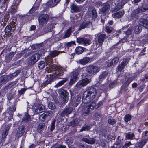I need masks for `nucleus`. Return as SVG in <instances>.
Here are the masks:
<instances>
[{
  "instance_id": "obj_16",
  "label": "nucleus",
  "mask_w": 148,
  "mask_h": 148,
  "mask_svg": "<svg viewBox=\"0 0 148 148\" xmlns=\"http://www.w3.org/2000/svg\"><path fill=\"white\" fill-rule=\"evenodd\" d=\"M102 6V5H101ZM100 11L102 13L106 14L109 11L110 9V5L108 2H106L102 5Z\"/></svg>"
},
{
  "instance_id": "obj_33",
  "label": "nucleus",
  "mask_w": 148,
  "mask_h": 148,
  "mask_svg": "<svg viewBox=\"0 0 148 148\" xmlns=\"http://www.w3.org/2000/svg\"><path fill=\"white\" fill-rule=\"evenodd\" d=\"M148 140V130L145 131L142 134V140L147 143Z\"/></svg>"
},
{
  "instance_id": "obj_3",
  "label": "nucleus",
  "mask_w": 148,
  "mask_h": 148,
  "mask_svg": "<svg viewBox=\"0 0 148 148\" xmlns=\"http://www.w3.org/2000/svg\"><path fill=\"white\" fill-rule=\"evenodd\" d=\"M96 105L95 101H93L90 103L86 104L82 109L83 115L87 116L90 114L92 112Z\"/></svg>"
},
{
  "instance_id": "obj_64",
  "label": "nucleus",
  "mask_w": 148,
  "mask_h": 148,
  "mask_svg": "<svg viewBox=\"0 0 148 148\" xmlns=\"http://www.w3.org/2000/svg\"><path fill=\"white\" fill-rule=\"evenodd\" d=\"M78 147L79 148H86L87 147V145H84L80 143L78 145Z\"/></svg>"
},
{
  "instance_id": "obj_19",
  "label": "nucleus",
  "mask_w": 148,
  "mask_h": 148,
  "mask_svg": "<svg viewBox=\"0 0 148 148\" xmlns=\"http://www.w3.org/2000/svg\"><path fill=\"white\" fill-rule=\"evenodd\" d=\"M61 0H49L46 3V4L49 7H53L60 1Z\"/></svg>"
},
{
  "instance_id": "obj_7",
  "label": "nucleus",
  "mask_w": 148,
  "mask_h": 148,
  "mask_svg": "<svg viewBox=\"0 0 148 148\" xmlns=\"http://www.w3.org/2000/svg\"><path fill=\"white\" fill-rule=\"evenodd\" d=\"M49 18V16L47 14H43L40 15L38 18L40 25L43 27L46 25L48 21Z\"/></svg>"
},
{
  "instance_id": "obj_21",
  "label": "nucleus",
  "mask_w": 148,
  "mask_h": 148,
  "mask_svg": "<svg viewBox=\"0 0 148 148\" xmlns=\"http://www.w3.org/2000/svg\"><path fill=\"white\" fill-rule=\"evenodd\" d=\"M119 61V58L117 57H115L108 64L107 66L108 67L112 66H114Z\"/></svg>"
},
{
  "instance_id": "obj_23",
  "label": "nucleus",
  "mask_w": 148,
  "mask_h": 148,
  "mask_svg": "<svg viewBox=\"0 0 148 148\" xmlns=\"http://www.w3.org/2000/svg\"><path fill=\"white\" fill-rule=\"evenodd\" d=\"M98 36V42L100 45H101L103 42L104 39L106 38V35L104 34H101Z\"/></svg>"
},
{
  "instance_id": "obj_54",
  "label": "nucleus",
  "mask_w": 148,
  "mask_h": 148,
  "mask_svg": "<svg viewBox=\"0 0 148 148\" xmlns=\"http://www.w3.org/2000/svg\"><path fill=\"white\" fill-rule=\"evenodd\" d=\"M134 33L133 27H129L127 31L126 34L127 35H129Z\"/></svg>"
},
{
  "instance_id": "obj_49",
  "label": "nucleus",
  "mask_w": 148,
  "mask_h": 148,
  "mask_svg": "<svg viewBox=\"0 0 148 148\" xmlns=\"http://www.w3.org/2000/svg\"><path fill=\"white\" fill-rule=\"evenodd\" d=\"M52 58H51L50 56L48 57L46 60V64H47L48 65H49L51 66V64L52 63L53 61Z\"/></svg>"
},
{
  "instance_id": "obj_51",
  "label": "nucleus",
  "mask_w": 148,
  "mask_h": 148,
  "mask_svg": "<svg viewBox=\"0 0 148 148\" xmlns=\"http://www.w3.org/2000/svg\"><path fill=\"white\" fill-rule=\"evenodd\" d=\"M128 87L127 86L125 85V86H122L121 87V89L120 91V92H125L126 91V90L128 89Z\"/></svg>"
},
{
  "instance_id": "obj_25",
  "label": "nucleus",
  "mask_w": 148,
  "mask_h": 148,
  "mask_svg": "<svg viewBox=\"0 0 148 148\" xmlns=\"http://www.w3.org/2000/svg\"><path fill=\"white\" fill-rule=\"evenodd\" d=\"M64 53V51H60L57 50H54L51 51L49 54L51 58H54L58 56L60 53Z\"/></svg>"
},
{
  "instance_id": "obj_8",
  "label": "nucleus",
  "mask_w": 148,
  "mask_h": 148,
  "mask_svg": "<svg viewBox=\"0 0 148 148\" xmlns=\"http://www.w3.org/2000/svg\"><path fill=\"white\" fill-rule=\"evenodd\" d=\"M45 107L42 104H36L34 106L33 111L35 114L41 113L45 111Z\"/></svg>"
},
{
  "instance_id": "obj_59",
  "label": "nucleus",
  "mask_w": 148,
  "mask_h": 148,
  "mask_svg": "<svg viewBox=\"0 0 148 148\" xmlns=\"http://www.w3.org/2000/svg\"><path fill=\"white\" fill-rule=\"evenodd\" d=\"M125 66L122 63L119 65L118 66V70L119 71H121L124 68Z\"/></svg>"
},
{
  "instance_id": "obj_47",
  "label": "nucleus",
  "mask_w": 148,
  "mask_h": 148,
  "mask_svg": "<svg viewBox=\"0 0 148 148\" xmlns=\"http://www.w3.org/2000/svg\"><path fill=\"white\" fill-rule=\"evenodd\" d=\"M45 124L42 123H40L38 126L37 127V131L38 132H40L43 129Z\"/></svg>"
},
{
  "instance_id": "obj_9",
  "label": "nucleus",
  "mask_w": 148,
  "mask_h": 148,
  "mask_svg": "<svg viewBox=\"0 0 148 148\" xmlns=\"http://www.w3.org/2000/svg\"><path fill=\"white\" fill-rule=\"evenodd\" d=\"M59 93L61 95L63 98V101L65 103L67 102L69 99V94L68 92L65 90L60 89L59 91Z\"/></svg>"
},
{
  "instance_id": "obj_2",
  "label": "nucleus",
  "mask_w": 148,
  "mask_h": 148,
  "mask_svg": "<svg viewBox=\"0 0 148 148\" xmlns=\"http://www.w3.org/2000/svg\"><path fill=\"white\" fill-rule=\"evenodd\" d=\"M124 5L122 3H118L115 7L111 8L110 12L114 13L112 15V17L115 18H119L121 17L124 14V12L123 10L118 11L122 9Z\"/></svg>"
},
{
  "instance_id": "obj_38",
  "label": "nucleus",
  "mask_w": 148,
  "mask_h": 148,
  "mask_svg": "<svg viewBox=\"0 0 148 148\" xmlns=\"http://www.w3.org/2000/svg\"><path fill=\"white\" fill-rule=\"evenodd\" d=\"M75 51L76 54H80L82 53L84 51V49L82 47L79 46L76 48Z\"/></svg>"
},
{
  "instance_id": "obj_24",
  "label": "nucleus",
  "mask_w": 148,
  "mask_h": 148,
  "mask_svg": "<svg viewBox=\"0 0 148 148\" xmlns=\"http://www.w3.org/2000/svg\"><path fill=\"white\" fill-rule=\"evenodd\" d=\"M15 54V52H11L7 54L5 56V60L7 62H10Z\"/></svg>"
},
{
  "instance_id": "obj_57",
  "label": "nucleus",
  "mask_w": 148,
  "mask_h": 148,
  "mask_svg": "<svg viewBox=\"0 0 148 148\" xmlns=\"http://www.w3.org/2000/svg\"><path fill=\"white\" fill-rule=\"evenodd\" d=\"M31 119L30 116L29 115H26L24 117L23 119V121H25V122H28L31 120Z\"/></svg>"
},
{
  "instance_id": "obj_43",
  "label": "nucleus",
  "mask_w": 148,
  "mask_h": 148,
  "mask_svg": "<svg viewBox=\"0 0 148 148\" xmlns=\"http://www.w3.org/2000/svg\"><path fill=\"white\" fill-rule=\"evenodd\" d=\"M16 108L14 107V106H12L9 108V111L8 112L9 115H11L12 113L14 112Z\"/></svg>"
},
{
  "instance_id": "obj_22",
  "label": "nucleus",
  "mask_w": 148,
  "mask_h": 148,
  "mask_svg": "<svg viewBox=\"0 0 148 148\" xmlns=\"http://www.w3.org/2000/svg\"><path fill=\"white\" fill-rule=\"evenodd\" d=\"M82 140L87 143L91 144H94L96 141L95 139L94 138H90L89 139L86 138H83Z\"/></svg>"
},
{
  "instance_id": "obj_46",
  "label": "nucleus",
  "mask_w": 148,
  "mask_h": 148,
  "mask_svg": "<svg viewBox=\"0 0 148 148\" xmlns=\"http://www.w3.org/2000/svg\"><path fill=\"white\" fill-rule=\"evenodd\" d=\"M108 73L107 71H105L99 75V79L100 80L104 79L108 75Z\"/></svg>"
},
{
  "instance_id": "obj_50",
  "label": "nucleus",
  "mask_w": 148,
  "mask_h": 148,
  "mask_svg": "<svg viewBox=\"0 0 148 148\" xmlns=\"http://www.w3.org/2000/svg\"><path fill=\"white\" fill-rule=\"evenodd\" d=\"M134 135L133 133H126V138L129 139H132L134 137Z\"/></svg>"
},
{
  "instance_id": "obj_36",
  "label": "nucleus",
  "mask_w": 148,
  "mask_h": 148,
  "mask_svg": "<svg viewBox=\"0 0 148 148\" xmlns=\"http://www.w3.org/2000/svg\"><path fill=\"white\" fill-rule=\"evenodd\" d=\"M20 72V71L18 70L16 71L15 72L13 73V74H10L8 75L10 80L12 79L14 77L17 76Z\"/></svg>"
},
{
  "instance_id": "obj_52",
  "label": "nucleus",
  "mask_w": 148,
  "mask_h": 148,
  "mask_svg": "<svg viewBox=\"0 0 148 148\" xmlns=\"http://www.w3.org/2000/svg\"><path fill=\"white\" fill-rule=\"evenodd\" d=\"M81 99V97L80 96H77L75 97L74 102L76 104H79L80 102Z\"/></svg>"
},
{
  "instance_id": "obj_39",
  "label": "nucleus",
  "mask_w": 148,
  "mask_h": 148,
  "mask_svg": "<svg viewBox=\"0 0 148 148\" xmlns=\"http://www.w3.org/2000/svg\"><path fill=\"white\" fill-rule=\"evenodd\" d=\"M45 65V62L43 61H40L38 63V66L39 68L41 69L44 68Z\"/></svg>"
},
{
  "instance_id": "obj_35",
  "label": "nucleus",
  "mask_w": 148,
  "mask_h": 148,
  "mask_svg": "<svg viewBox=\"0 0 148 148\" xmlns=\"http://www.w3.org/2000/svg\"><path fill=\"white\" fill-rule=\"evenodd\" d=\"M70 8L72 10H73L74 12H77L79 11V8L76 5L72 4L70 6Z\"/></svg>"
},
{
  "instance_id": "obj_63",
  "label": "nucleus",
  "mask_w": 148,
  "mask_h": 148,
  "mask_svg": "<svg viewBox=\"0 0 148 148\" xmlns=\"http://www.w3.org/2000/svg\"><path fill=\"white\" fill-rule=\"evenodd\" d=\"M26 89L25 88H22L21 90H19L18 91V92L19 94L20 95H22L23 94H24L25 91L26 90Z\"/></svg>"
},
{
  "instance_id": "obj_62",
  "label": "nucleus",
  "mask_w": 148,
  "mask_h": 148,
  "mask_svg": "<svg viewBox=\"0 0 148 148\" xmlns=\"http://www.w3.org/2000/svg\"><path fill=\"white\" fill-rule=\"evenodd\" d=\"M83 86L81 80L78 82L75 86V87H76L77 88H81Z\"/></svg>"
},
{
  "instance_id": "obj_4",
  "label": "nucleus",
  "mask_w": 148,
  "mask_h": 148,
  "mask_svg": "<svg viewBox=\"0 0 148 148\" xmlns=\"http://www.w3.org/2000/svg\"><path fill=\"white\" fill-rule=\"evenodd\" d=\"M63 75V72L62 71L61 69L58 71H56L55 72V74H50L49 77H48L47 79L45 82L44 84L45 86H46L47 85L50 84L53 81V79L56 78H59L60 76H61Z\"/></svg>"
},
{
  "instance_id": "obj_40",
  "label": "nucleus",
  "mask_w": 148,
  "mask_h": 148,
  "mask_svg": "<svg viewBox=\"0 0 148 148\" xmlns=\"http://www.w3.org/2000/svg\"><path fill=\"white\" fill-rule=\"evenodd\" d=\"M48 106L49 108L51 110H53L56 108V106L55 103L50 102L48 103Z\"/></svg>"
},
{
  "instance_id": "obj_17",
  "label": "nucleus",
  "mask_w": 148,
  "mask_h": 148,
  "mask_svg": "<svg viewBox=\"0 0 148 148\" xmlns=\"http://www.w3.org/2000/svg\"><path fill=\"white\" fill-rule=\"evenodd\" d=\"M89 15L93 19H95L97 17V14L95 8L93 6H90L89 8Z\"/></svg>"
},
{
  "instance_id": "obj_42",
  "label": "nucleus",
  "mask_w": 148,
  "mask_h": 148,
  "mask_svg": "<svg viewBox=\"0 0 148 148\" xmlns=\"http://www.w3.org/2000/svg\"><path fill=\"white\" fill-rule=\"evenodd\" d=\"M131 116L129 114L125 115L124 117V119L126 123H127L129 121L131 120Z\"/></svg>"
},
{
  "instance_id": "obj_45",
  "label": "nucleus",
  "mask_w": 148,
  "mask_h": 148,
  "mask_svg": "<svg viewBox=\"0 0 148 148\" xmlns=\"http://www.w3.org/2000/svg\"><path fill=\"white\" fill-rule=\"evenodd\" d=\"M120 83L118 81H114L110 84L109 86L111 88H113L116 85L119 84Z\"/></svg>"
},
{
  "instance_id": "obj_13",
  "label": "nucleus",
  "mask_w": 148,
  "mask_h": 148,
  "mask_svg": "<svg viewBox=\"0 0 148 148\" xmlns=\"http://www.w3.org/2000/svg\"><path fill=\"white\" fill-rule=\"evenodd\" d=\"M79 76V73L78 71L73 72L69 84L71 85L74 84L78 79Z\"/></svg>"
},
{
  "instance_id": "obj_37",
  "label": "nucleus",
  "mask_w": 148,
  "mask_h": 148,
  "mask_svg": "<svg viewBox=\"0 0 148 148\" xmlns=\"http://www.w3.org/2000/svg\"><path fill=\"white\" fill-rule=\"evenodd\" d=\"M141 24L143 27L148 29V21L146 19H142L140 22Z\"/></svg>"
},
{
  "instance_id": "obj_12",
  "label": "nucleus",
  "mask_w": 148,
  "mask_h": 148,
  "mask_svg": "<svg viewBox=\"0 0 148 148\" xmlns=\"http://www.w3.org/2000/svg\"><path fill=\"white\" fill-rule=\"evenodd\" d=\"M73 108L72 107H66L59 114L61 116L64 117L67 116L73 111Z\"/></svg>"
},
{
  "instance_id": "obj_6",
  "label": "nucleus",
  "mask_w": 148,
  "mask_h": 148,
  "mask_svg": "<svg viewBox=\"0 0 148 148\" xmlns=\"http://www.w3.org/2000/svg\"><path fill=\"white\" fill-rule=\"evenodd\" d=\"M100 70L99 67L90 65L87 67L86 69L87 72L90 74L95 75Z\"/></svg>"
},
{
  "instance_id": "obj_48",
  "label": "nucleus",
  "mask_w": 148,
  "mask_h": 148,
  "mask_svg": "<svg viewBox=\"0 0 148 148\" xmlns=\"http://www.w3.org/2000/svg\"><path fill=\"white\" fill-rule=\"evenodd\" d=\"M81 81L82 82V84L83 86H86L90 82V79L88 78L84 79H82V80H81Z\"/></svg>"
},
{
  "instance_id": "obj_11",
  "label": "nucleus",
  "mask_w": 148,
  "mask_h": 148,
  "mask_svg": "<svg viewBox=\"0 0 148 148\" xmlns=\"http://www.w3.org/2000/svg\"><path fill=\"white\" fill-rule=\"evenodd\" d=\"M77 41L78 43L86 45H89L92 42L90 39L85 38L79 37L77 38Z\"/></svg>"
},
{
  "instance_id": "obj_15",
  "label": "nucleus",
  "mask_w": 148,
  "mask_h": 148,
  "mask_svg": "<svg viewBox=\"0 0 148 148\" xmlns=\"http://www.w3.org/2000/svg\"><path fill=\"white\" fill-rule=\"evenodd\" d=\"M56 67H55V66H53L48 65V66L46 68V71L48 73H52V74H50L54 75L55 73V72L61 69L62 71L64 72L63 69L61 67H57L56 69Z\"/></svg>"
},
{
  "instance_id": "obj_1",
  "label": "nucleus",
  "mask_w": 148,
  "mask_h": 148,
  "mask_svg": "<svg viewBox=\"0 0 148 148\" xmlns=\"http://www.w3.org/2000/svg\"><path fill=\"white\" fill-rule=\"evenodd\" d=\"M97 92L95 88L93 86L88 87L86 90L84 92L82 99L87 101V102L91 101L95 97Z\"/></svg>"
},
{
  "instance_id": "obj_14",
  "label": "nucleus",
  "mask_w": 148,
  "mask_h": 148,
  "mask_svg": "<svg viewBox=\"0 0 148 148\" xmlns=\"http://www.w3.org/2000/svg\"><path fill=\"white\" fill-rule=\"evenodd\" d=\"M79 76V73L78 71L73 72L69 84L71 85L74 84L78 79Z\"/></svg>"
},
{
  "instance_id": "obj_41",
  "label": "nucleus",
  "mask_w": 148,
  "mask_h": 148,
  "mask_svg": "<svg viewBox=\"0 0 148 148\" xmlns=\"http://www.w3.org/2000/svg\"><path fill=\"white\" fill-rule=\"evenodd\" d=\"M67 80V78L64 79L63 80L59 82L55 86V87H58L61 86L63 85Z\"/></svg>"
},
{
  "instance_id": "obj_34",
  "label": "nucleus",
  "mask_w": 148,
  "mask_h": 148,
  "mask_svg": "<svg viewBox=\"0 0 148 148\" xmlns=\"http://www.w3.org/2000/svg\"><path fill=\"white\" fill-rule=\"evenodd\" d=\"M133 79L134 78L132 77H125L124 81V83L125 85L128 86L131 82L133 80Z\"/></svg>"
},
{
  "instance_id": "obj_29",
  "label": "nucleus",
  "mask_w": 148,
  "mask_h": 148,
  "mask_svg": "<svg viewBox=\"0 0 148 148\" xmlns=\"http://www.w3.org/2000/svg\"><path fill=\"white\" fill-rule=\"evenodd\" d=\"M90 60L89 58L85 57L79 60L80 63L82 65H85L88 63Z\"/></svg>"
},
{
  "instance_id": "obj_55",
  "label": "nucleus",
  "mask_w": 148,
  "mask_h": 148,
  "mask_svg": "<svg viewBox=\"0 0 148 148\" xmlns=\"http://www.w3.org/2000/svg\"><path fill=\"white\" fill-rule=\"evenodd\" d=\"M140 11L143 12H148V5H143L140 9Z\"/></svg>"
},
{
  "instance_id": "obj_58",
  "label": "nucleus",
  "mask_w": 148,
  "mask_h": 148,
  "mask_svg": "<svg viewBox=\"0 0 148 148\" xmlns=\"http://www.w3.org/2000/svg\"><path fill=\"white\" fill-rule=\"evenodd\" d=\"M64 45L66 47L69 48V47L73 45H75V43L74 42L71 41L67 43H65L64 44Z\"/></svg>"
},
{
  "instance_id": "obj_30",
  "label": "nucleus",
  "mask_w": 148,
  "mask_h": 148,
  "mask_svg": "<svg viewBox=\"0 0 148 148\" xmlns=\"http://www.w3.org/2000/svg\"><path fill=\"white\" fill-rule=\"evenodd\" d=\"M133 32L135 34L139 33L142 30V27L140 25H136L133 28Z\"/></svg>"
},
{
  "instance_id": "obj_28",
  "label": "nucleus",
  "mask_w": 148,
  "mask_h": 148,
  "mask_svg": "<svg viewBox=\"0 0 148 148\" xmlns=\"http://www.w3.org/2000/svg\"><path fill=\"white\" fill-rule=\"evenodd\" d=\"M90 22L88 21L83 22L80 25L79 27V30H80L87 27L90 25Z\"/></svg>"
},
{
  "instance_id": "obj_27",
  "label": "nucleus",
  "mask_w": 148,
  "mask_h": 148,
  "mask_svg": "<svg viewBox=\"0 0 148 148\" xmlns=\"http://www.w3.org/2000/svg\"><path fill=\"white\" fill-rule=\"evenodd\" d=\"M12 26L10 25H7L5 29V32L6 35L9 36L11 35V32L12 30Z\"/></svg>"
},
{
  "instance_id": "obj_10",
  "label": "nucleus",
  "mask_w": 148,
  "mask_h": 148,
  "mask_svg": "<svg viewBox=\"0 0 148 148\" xmlns=\"http://www.w3.org/2000/svg\"><path fill=\"white\" fill-rule=\"evenodd\" d=\"M55 27L54 24H48L47 25L43 30L40 31L39 33V36H42L45 34L46 33L51 32L53 28Z\"/></svg>"
},
{
  "instance_id": "obj_53",
  "label": "nucleus",
  "mask_w": 148,
  "mask_h": 148,
  "mask_svg": "<svg viewBox=\"0 0 148 148\" xmlns=\"http://www.w3.org/2000/svg\"><path fill=\"white\" fill-rule=\"evenodd\" d=\"M90 128V126L85 125L82 127L80 131L82 132L84 131H87L89 130Z\"/></svg>"
},
{
  "instance_id": "obj_26",
  "label": "nucleus",
  "mask_w": 148,
  "mask_h": 148,
  "mask_svg": "<svg viewBox=\"0 0 148 148\" xmlns=\"http://www.w3.org/2000/svg\"><path fill=\"white\" fill-rule=\"evenodd\" d=\"M80 120L79 118L74 119L70 122V125L72 127H75L78 125L79 123Z\"/></svg>"
},
{
  "instance_id": "obj_5",
  "label": "nucleus",
  "mask_w": 148,
  "mask_h": 148,
  "mask_svg": "<svg viewBox=\"0 0 148 148\" xmlns=\"http://www.w3.org/2000/svg\"><path fill=\"white\" fill-rule=\"evenodd\" d=\"M40 55L38 53H35L32 55L29 58L28 64L32 65L35 64L39 59Z\"/></svg>"
},
{
  "instance_id": "obj_61",
  "label": "nucleus",
  "mask_w": 148,
  "mask_h": 148,
  "mask_svg": "<svg viewBox=\"0 0 148 148\" xmlns=\"http://www.w3.org/2000/svg\"><path fill=\"white\" fill-rule=\"evenodd\" d=\"M56 121V120H54L51 122V128H50L51 130V131H53V130L55 128Z\"/></svg>"
},
{
  "instance_id": "obj_31",
  "label": "nucleus",
  "mask_w": 148,
  "mask_h": 148,
  "mask_svg": "<svg viewBox=\"0 0 148 148\" xmlns=\"http://www.w3.org/2000/svg\"><path fill=\"white\" fill-rule=\"evenodd\" d=\"M146 143L142 140L140 142L137 143L135 145V148H142Z\"/></svg>"
},
{
  "instance_id": "obj_18",
  "label": "nucleus",
  "mask_w": 148,
  "mask_h": 148,
  "mask_svg": "<svg viewBox=\"0 0 148 148\" xmlns=\"http://www.w3.org/2000/svg\"><path fill=\"white\" fill-rule=\"evenodd\" d=\"M10 80L8 75H4L0 77V85L6 83Z\"/></svg>"
},
{
  "instance_id": "obj_60",
  "label": "nucleus",
  "mask_w": 148,
  "mask_h": 148,
  "mask_svg": "<svg viewBox=\"0 0 148 148\" xmlns=\"http://www.w3.org/2000/svg\"><path fill=\"white\" fill-rule=\"evenodd\" d=\"M71 29L68 30L65 33L64 36V38H65L69 36L71 34Z\"/></svg>"
},
{
  "instance_id": "obj_32",
  "label": "nucleus",
  "mask_w": 148,
  "mask_h": 148,
  "mask_svg": "<svg viewBox=\"0 0 148 148\" xmlns=\"http://www.w3.org/2000/svg\"><path fill=\"white\" fill-rule=\"evenodd\" d=\"M140 11L139 9H137L135 10L132 14V19L136 18L138 16V14Z\"/></svg>"
},
{
  "instance_id": "obj_56",
  "label": "nucleus",
  "mask_w": 148,
  "mask_h": 148,
  "mask_svg": "<svg viewBox=\"0 0 148 148\" xmlns=\"http://www.w3.org/2000/svg\"><path fill=\"white\" fill-rule=\"evenodd\" d=\"M47 117V115H46L44 113L40 116L39 119L41 121H43L46 119Z\"/></svg>"
},
{
  "instance_id": "obj_44",
  "label": "nucleus",
  "mask_w": 148,
  "mask_h": 148,
  "mask_svg": "<svg viewBox=\"0 0 148 148\" xmlns=\"http://www.w3.org/2000/svg\"><path fill=\"white\" fill-rule=\"evenodd\" d=\"M108 122L109 124L114 125L116 123V121L115 119L111 117H109L108 119Z\"/></svg>"
},
{
  "instance_id": "obj_20",
  "label": "nucleus",
  "mask_w": 148,
  "mask_h": 148,
  "mask_svg": "<svg viewBox=\"0 0 148 148\" xmlns=\"http://www.w3.org/2000/svg\"><path fill=\"white\" fill-rule=\"evenodd\" d=\"M25 131V128L24 126H20L17 132L16 136L18 138L22 136L24 133Z\"/></svg>"
}]
</instances>
